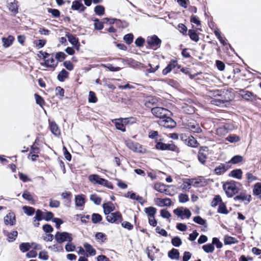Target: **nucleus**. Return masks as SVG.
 I'll return each mask as SVG.
<instances>
[{
  "mask_svg": "<svg viewBox=\"0 0 261 261\" xmlns=\"http://www.w3.org/2000/svg\"><path fill=\"white\" fill-rule=\"evenodd\" d=\"M89 180L94 184H98L104 186L108 188L113 190L114 186L112 183L108 180L101 178L98 174H91L88 177Z\"/></svg>",
  "mask_w": 261,
  "mask_h": 261,
  "instance_id": "f257e3e1",
  "label": "nucleus"
},
{
  "mask_svg": "<svg viewBox=\"0 0 261 261\" xmlns=\"http://www.w3.org/2000/svg\"><path fill=\"white\" fill-rule=\"evenodd\" d=\"M237 182L233 180L227 181L223 185V188L227 197H232L238 192V189L236 186Z\"/></svg>",
  "mask_w": 261,
  "mask_h": 261,
  "instance_id": "f03ea898",
  "label": "nucleus"
},
{
  "mask_svg": "<svg viewBox=\"0 0 261 261\" xmlns=\"http://www.w3.org/2000/svg\"><path fill=\"white\" fill-rule=\"evenodd\" d=\"M146 43L150 48L155 50L161 46L162 40L156 35H153L147 37Z\"/></svg>",
  "mask_w": 261,
  "mask_h": 261,
  "instance_id": "7ed1b4c3",
  "label": "nucleus"
},
{
  "mask_svg": "<svg viewBox=\"0 0 261 261\" xmlns=\"http://www.w3.org/2000/svg\"><path fill=\"white\" fill-rule=\"evenodd\" d=\"M155 148L160 150H170L176 152H179V149L175 144L171 143H164L163 142H157L155 145Z\"/></svg>",
  "mask_w": 261,
  "mask_h": 261,
  "instance_id": "20e7f679",
  "label": "nucleus"
},
{
  "mask_svg": "<svg viewBox=\"0 0 261 261\" xmlns=\"http://www.w3.org/2000/svg\"><path fill=\"white\" fill-rule=\"evenodd\" d=\"M56 241L59 244H62L64 242H72V238L71 234L68 232L57 231L55 236Z\"/></svg>",
  "mask_w": 261,
  "mask_h": 261,
  "instance_id": "39448f33",
  "label": "nucleus"
},
{
  "mask_svg": "<svg viewBox=\"0 0 261 261\" xmlns=\"http://www.w3.org/2000/svg\"><path fill=\"white\" fill-rule=\"evenodd\" d=\"M107 221L111 223L118 224L122 221V216L119 212H116L106 216Z\"/></svg>",
  "mask_w": 261,
  "mask_h": 261,
  "instance_id": "423d86ee",
  "label": "nucleus"
},
{
  "mask_svg": "<svg viewBox=\"0 0 261 261\" xmlns=\"http://www.w3.org/2000/svg\"><path fill=\"white\" fill-rule=\"evenodd\" d=\"M173 213L181 219H183L184 217L187 219H189L191 216V213L190 211L188 208H184L183 207H178L174 210Z\"/></svg>",
  "mask_w": 261,
  "mask_h": 261,
  "instance_id": "0eeeda50",
  "label": "nucleus"
},
{
  "mask_svg": "<svg viewBox=\"0 0 261 261\" xmlns=\"http://www.w3.org/2000/svg\"><path fill=\"white\" fill-rule=\"evenodd\" d=\"M125 145L130 150L136 152H143L142 146L139 143L135 142L130 139H127L124 141Z\"/></svg>",
  "mask_w": 261,
  "mask_h": 261,
  "instance_id": "6e6552de",
  "label": "nucleus"
},
{
  "mask_svg": "<svg viewBox=\"0 0 261 261\" xmlns=\"http://www.w3.org/2000/svg\"><path fill=\"white\" fill-rule=\"evenodd\" d=\"M228 94L227 91L225 90H218L216 92L215 96H218L219 98L216 99V105H219L221 103H225V102L230 100V98L226 96V95Z\"/></svg>",
  "mask_w": 261,
  "mask_h": 261,
  "instance_id": "1a4fd4ad",
  "label": "nucleus"
},
{
  "mask_svg": "<svg viewBox=\"0 0 261 261\" xmlns=\"http://www.w3.org/2000/svg\"><path fill=\"white\" fill-rule=\"evenodd\" d=\"M168 112H169L168 110L162 107H154L151 109L152 114L161 120L167 115Z\"/></svg>",
  "mask_w": 261,
  "mask_h": 261,
  "instance_id": "9d476101",
  "label": "nucleus"
},
{
  "mask_svg": "<svg viewBox=\"0 0 261 261\" xmlns=\"http://www.w3.org/2000/svg\"><path fill=\"white\" fill-rule=\"evenodd\" d=\"M159 124L167 128H173L176 126V123L171 117L166 116L159 121Z\"/></svg>",
  "mask_w": 261,
  "mask_h": 261,
  "instance_id": "9b49d317",
  "label": "nucleus"
},
{
  "mask_svg": "<svg viewBox=\"0 0 261 261\" xmlns=\"http://www.w3.org/2000/svg\"><path fill=\"white\" fill-rule=\"evenodd\" d=\"M239 91L241 97L247 101H253L257 99V95L251 91L244 89H240Z\"/></svg>",
  "mask_w": 261,
  "mask_h": 261,
  "instance_id": "f8f14e48",
  "label": "nucleus"
},
{
  "mask_svg": "<svg viewBox=\"0 0 261 261\" xmlns=\"http://www.w3.org/2000/svg\"><path fill=\"white\" fill-rule=\"evenodd\" d=\"M4 222L6 225H15L16 223V220L14 213L10 211L6 216L4 217Z\"/></svg>",
  "mask_w": 261,
  "mask_h": 261,
  "instance_id": "ddd939ff",
  "label": "nucleus"
},
{
  "mask_svg": "<svg viewBox=\"0 0 261 261\" xmlns=\"http://www.w3.org/2000/svg\"><path fill=\"white\" fill-rule=\"evenodd\" d=\"M176 67H177L178 68H180L181 67V66L178 65L177 60H172L167 65V66L163 70V74L167 75V74L170 73L173 68H175Z\"/></svg>",
  "mask_w": 261,
  "mask_h": 261,
  "instance_id": "4468645a",
  "label": "nucleus"
},
{
  "mask_svg": "<svg viewBox=\"0 0 261 261\" xmlns=\"http://www.w3.org/2000/svg\"><path fill=\"white\" fill-rule=\"evenodd\" d=\"M230 166L227 162L226 164L221 163L218 166L214 169V173L217 175H221L226 172L229 168Z\"/></svg>",
  "mask_w": 261,
  "mask_h": 261,
  "instance_id": "2eb2a0df",
  "label": "nucleus"
},
{
  "mask_svg": "<svg viewBox=\"0 0 261 261\" xmlns=\"http://www.w3.org/2000/svg\"><path fill=\"white\" fill-rule=\"evenodd\" d=\"M71 8L73 10H76L80 13L83 12L86 8L82 4V0H74L72 3Z\"/></svg>",
  "mask_w": 261,
  "mask_h": 261,
  "instance_id": "dca6fc26",
  "label": "nucleus"
},
{
  "mask_svg": "<svg viewBox=\"0 0 261 261\" xmlns=\"http://www.w3.org/2000/svg\"><path fill=\"white\" fill-rule=\"evenodd\" d=\"M58 62H56L53 55L51 56L44 61V63H41L42 66L45 67H50L55 69L58 65Z\"/></svg>",
  "mask_w": 261,
  "mask_h": 261,
  "instance_id": "f3484780",
  "label": "nucleus"
},
{
  "mask_svg": "<svg viewBox=\"0 0 261 261\" xmlns=\"http://www.w3.org/2000/svg\"><path fill=\"white\" fill-rule=\"evenodd\" d=\"M3 234L7 237V241L9 242H12L16 240L18 236V232L16 230L9 232L7 230H4Z\"/></svg>",
  "mask_w": 261,
  "mask_h": 261,
  "instance_id": "a211bd4d",
  "label": "nucleus"
},
{
  "mask_svg": "<svg viewBox=\"0 0 261 261\" xmlns=\"http://www.w3.org/2000/svg\"><path fill=\"white\" fill-rule=\"evenodd\" d=\"M195 178H185L183 179V183L181 185V189L185 192H188Z\"/></svg>",
  "mask_w": 261,
  "mask_h": 261,
  "instance_id": "6ab92c4d",
  "label": "nucleus"
},
{
  "mask_svg": "<svg viewBox=\"0 0 261 261\" xmlns=\"http://www.w3.org/2000/svg\"><path fill=\"white\" fill-rule=\"evenodd\" d=\"M86 202V196L84 194H79L75 196V204L77 207H82Z\"/></svg>",
  "mask_w": 261,
  "mask_h": 261,
  "instance_id": "aec40b11",
  "label": "nucleus"
},
{
  "mask_svg": "<svg viewBox=\"0 0 261 261\" xmlns=\"http://www.w3.org/2000/svg\"><path fill=\"white\" fill-rule=\"evenodd\" d=\"M112 122L114 123L117 129L119 130L122 132H125L126 131V128L124 124H123L122 118L115 119L112 120Z\"/></svg>",
  "mask_w": 261,
  "mask_h": 261,
  "instance_id": "412c9836",
  "label": "nucleus"
},
{
  "mask_svg": "<svg viewBox=\"0 0 261 261\" xmlns=\"http://www.w3.org/2000/svg\"><path fill=\"white\" fill-rule=\"evenodd\" d=\"M102 207L103 208V213L106 216L112 213V212L115 210L113 204L111 201L103 204Z\"/></svg>",
  "mask_w": 261,
  "mask_h": 261,
  "instance_id": "4be33fe9",
  "label": "nucleus"
},
{
  "mask_svg": "<svg viewBox=\"0 0 261 261\" xmlns=\"http://www.w3.org/2000/svg\"><path fill=\"white\" fill-rule=\"evenodd\" d=\"M86 252L88 253L86 254V257L89 256H94L96 254V250L93 248L92 246L88 243H85L83 245Z\"/></svg>",
  "mask_w": 261,
  "mask_h": 261,
  "instance_id": "5701e85b",
  "label": "nucleus"
},
{
  "mask_svg": "<svg viewBox=\"0 0 261 261\" xmlns=\"http://www.w3.org/2000/svg\"><path fill=\"white\" fill-rule=\"evenodd\" d=\"M9 10L14 15L16 14L18 12V1L17 0H14L13 2H10L8 4L7 6Z\"/></svg>",
  "mask_w": 261,
  "mask_h": 261,
  "instance_id": "b1692460",
  "label": "nucleus"
},
{
  "mask_svg": "<svg viewBox=\"0 0 261 261\" xmlns=\"http://www.w3.org/2000/svg\"><path fill=\"white\" fill-rule=\"evenodd\" d=\"M188 126V128L194 133H199L202 131L199 124L197 123L196 122L189 123Z\"/></svg>",
  "mask_w": 261,
  "mask_h": 261,
  "instance_id": "393cba45",
  "label": "nucleus"
},
{
  "mask_svg": "<svg viewBox=\"0 0 261 261\" xmlns=\"http://www.w3.org/2000/svg\"><path fill=\"white\" fill-rule=\"evenodd\" d=\"M156 201H159L158 205L161 207L163 206H170L172 205L171 200L169 198H165L164 199L158 198H156Z\"/></svg>",
  "mask_w": 261,
  "mask_h": 261,
  "instance_id": "a878e982",
  "label": "nucleus"
},
{
  "mask_svg": "<svg viewBox=\"0 0 261 261\" xmlns=\"http://www.w3.org/2000/svg\"><path fill=\"white\" fill-rule=\"evenodd\" d=\"M14 40V37L9 35L7 37H3L2 42L5 47H8L12 45Z\"/></svg>",
  "mask_w": 261,
  "mask_h": 261,
  "instance_id": "bb28decb",
  "label": "nucleus"
},
{
  "mask_svg": "<svg viewBox=\"0 0 261 261\" xmlns=\"http://www.w3.org/2000/svg\"><path fill=\"white\" fill-rule=\"evenodd\" d=\"M243 172L240 169H236L232 170L229 173V176L236 178L237 179H241L242 176Z\"/></svg>",
  "mask_w": 261,
  "mask_h": 261,
  "instance_id": "cd10ccee",
  "label": "nucleus"
},
{
  "mask_svg": "<svg viewBox=\"0 0 261 261\" xmlns=\"http://www.w3.org/2000/svg\"><path fill=\"white\" fill-rule=\"evenodd\" d=\"M49 127L51 132L55 135V136H57L60 135V132L59 129V127L56 123L54 121H51L49 122Z\"/></svg>",
  "mask_w": 261,
  "mask_h": 261,
  "instance_id": "c85d7f7f",
  "label": "nucleus"
},
{
  "mask_svg": "<svg viewBox=\"0 0 261 261\" xmlns=\"http://www.w3.org/2000/svg\"><path fill=\"white\" fill-rule=\"evenodd\" d=\"M168 257L172 259H178L179 257V252L177 249L172 248L168 252Z\"/></svg>",
  "mask_w": 261,
  "mask_h": 261,
  "instance_id": "c756f323",
  "label": "nucleus"
},
{
  "mask_svg": "<svg viewBox=\"0 0 261 261\" xmlns=\"http://www.w3.org/2000/svg\"><path fill=\"white\" fill-rule=\"evenodd\" d=\"M69 76V72L65 69H62L61 71L58 73L57 79L59 81L63 82Z\"/></svg>",
  "mask_w": 261,
  "mask_h": 261,
  "instance_id": "7c9ffc66",
  "label": "nucleus"
},
{
  "mask_svg": "<svg viewBox=\"0 0 261 261\" xmlns=\"http://www.w3.org/2000/svg\"><path fill=\"white\" fill-rule=\"evenodd\" d=\"M253 195L261 198V183L257 182L254 184L253 188Z\"/></svg>",
  "mask_w": 261,
  "mask_h": 261,
  "instance_id": "2f4dec72",
  "label": "nucleus"
},
{
  "mask_svg": "<svg viewBox=\"0 0 261 261\" xmlns=\"http://www.w3.org/2000/svg\"><path fill=\"white\" fill-rule=\"evenodd\" d=\"M251 197L250 195L249 196L248 198H247V196L245 193L241 192L239 195L236 196L234 197L233 199L235 201L237 200H241V201H244V200H247V202L246 204L248 203L250 201V198Z\"/></svg>",
  "mask_w": 261,
  "mask_h": 261,
  "instance_id": "473e14b6",
  "label": "nucleus"
},
{
  "mask_svg": "<svg viewBox=\"0 0 261 261\" xmlns=\"http://www.w3.org/2000/svg\"><path fill=\"white\" fill-rule=\"evenodd\" d=\"M169 187L170 186H166L164 184L156 183L154 184V189L160 193H163L167 191L166 187Z\"/></svg>",
  "mask_w": 261,
  "mask_h": 261,
  "instance_id": "72a5a7b5",
  "label": "nucleus"
},
{
  "mask_svg": "<svg viewBox=\"0 0 261 261\" xmlns=\"http://www.w3.org/2000/svg\"><path fill=\"white\" fill-rule=\"evenodd\" d=\"M145 213L149 218H154L156 213V209L153 206H149L145 208Z\"/></svg>",
  "mask_w": 261,
  "mask_h": 261,
  "instance_id": "f704fd0d",
  "label": "nucleus"
},
{
  "mask_svg": "<svg viewBox=\"0 0 261 261\" xmlns=\"http://www.w3.org/2000/svg\"><path fill=\"white\" fill-rule=\"evenodd\" d=\"M193 221L197 224L203 226L204 227H207L206 220L202 219L199 216L194 217L193 218Z\"/></svg>",
  "mask_w": 261,
  "mask_h": 261,
  "instance_id": "c9c22d12",
  "label": "nucleus"
},
{
  "mask_svg": "<svg viewBox=\"0 0 261 261\" xmlns=\"http://www.w3.org/2000/svg\"><path fill=\"white\" fill-rule=\"evenodd\" d=\"M186 143L192 147H196L198 144L197 140L192 136L189 137L186 140Z\"/></svg>",
  "mask_w": 261,
  "mask_h": 261,
  "instance_id": "e433bc0d",
  "label": "nucleus"
},
{
  "mask_svg": "<svg viewBox=\"0 0 261 261\" xmlns=\"http://www.w3.org/2000/svg\"><path fill=\"white\" fill-rule=\"evenodd\" d=\"M188 35L192 41L195 42H198L199 41V37L195 30L192 29L189 30Z\"/></svg>",
  "mask_w": 261,
  "mask_h": 261,
  "instance_id": "4c0bfd02",
  "label": "nucleus"
},
{
  "mask_svg": "<svg viewBox=\"0 0 261 261\" xmlns=\"http://www.w3.org/2000/svg\"><path fill=\"white\" fill-rule=\"evenodd\" d=\"M243 160V157L240 155H236L233 156L230 160L228 162V165L230 163L233 164H237L241 163Z\"/></svg>",
  "mask_w": 261,
  "mask_h": 261,
  "instance_id": "58836bf2",
  "label": "nucleus"
},
{
  "mask_svg": "<svg viewBox=\"0 0 261 261\" xmlns=\"http://www.w3.org/2000/svg\"><path fill=\"white\" fill-rule=\"evenodd\" d=\"M66 37L68 38V40L69 42L72 44V45H75L76 44L78 43L79 42V39L76 38L75 36L71 34H70L69 33H67L66 34Z\"/></svg>",
  "mask_w": 261,
  "mask_h": 261,
  "instance_id": "ea45409f",
  "label": "nucleus"
},
{
  "mask_svg": "<svg viewBox=\"0 0 261 261\" xmlns=\"http://www.w3.org/2000/svg\"><path fill=\"white\" fill-rule=\"evenodd\" d=\"M202 248L205 252L210 253L213 252L215 249V247L213 246L212 243H208L203 245L202 246Z\"/></svg>",
  "mask_w": 261,
  "mask_h": 261,
  "instance_id": "a19ab883",
  "label": "nucleus"
},
{
  "mask_svg": "<svg viewBox=\"0 0 261 261\" xmlns=\"http://www.w3.org/2000/svg\"><path fill=\"white\" fill-rule=\"evenodd\" d=\"M94 11L96 15L101 16L105 14V8L102 5H97L94 8Z\"/></svg>",
  "mask_w": 261,
  "mask_h": 261,
  "instance_id": "79ce46f5",
  "label": "nucleus"
},
{
  "mask_svg": "<svg viewBox=\"0 0 261 261\" xmlns=\"http://www.w3.org/2000/svg\"><path fill=\"white\" fill-rule=\"evenodd\" d=\"M22 196L25 200L29 201H32L33 204L35 203V200L34 199L33 196L30 193L25 190L22 194Z\"/></svg>",
  "mask_w": 261,
  "mask_h": 261,
  "instance_id": "37998d69",
  "label": "nucleus"
},
{
  "mask_svg": "<svg viewBox=\"0 0 261 261\" xmlns=\"http://www.w3.org/2000/svg\"><path fill=\"white\" fill-rule=\"evenodd\" d=\"M93 21L94 22V25L95 30L100 31L103 28V23L99 19L95 18L93 19Z\"/></svg>",
  "mask_w": 261,
  "mask_h": 261,
  "instance_id": "c03bdc74",
  "label": "nucleus"
},
{
  "mask_svg": "<svg viewBox=\"0 0 261 261\" xmlns=\"http://www.w3.org/2000/svg\"><path fill=\"white\" fill-rule=\"evenodd\" d=\"M237 242V241L236 238L228 236H226L224 237V243L225 245H230L232 244H235Z\"/></svg>",
  "mask_w": 261,
  "mask_h": 261,
  "instance_id": "a18cd8bd",
  "label": "nucleus"
},
{
  "mask_svg": "<svg viewBox=\"0 0 261 261\" xmlns=\"http://www.w3.org/2000/svg\"><path fill=\"white\" fill-rule=\"evenodd\" d=\"M24 213L29 216H32L35 212V209L31 206H24L22 207Z\"/></svg>",
  "mask_w": 261,
  "mask_h": 261,
  "instance_id": "49530a36",
  "label": "nucleus"
},
{
  "mask_svg": "<svg viewBox=\"0 0 261 261\" xmlns=\"http://www.w3.org/2000/svg\"><path fill=\"white\" fill-rule=\"evenodd\" d=\"M225 140L230 143H235L240 141V138L236 135H230L226 138Z\"/></svg>",
  "mask_w": 261,
  "mask_h": 261,
  "instance_id": "de8ad7c7",
  "label": "nucleus"
},
{
  "mask_svg": "<svg viewBox=\"0 0 261 261\" xmlns=\"http://www.w3.org/2000/svg\"><path fill=\"white\" fill-rule=\"evenodd\" d=\"M207 154H206L205 153L198 152V159L199 162L201 164H202L203 165H204L205 164L206 160L207 159Z\"/></svg>",
  "mask_w": 261,
  "mask_h": 261,
  "instance_id": "09e8293b",
  "label": "nucleus"
},
{
  "mask_svg": "<svg viewBox=\"0 0 261 261\" xmlns=\"http://www.w3.org/2000/svg\"><path fill=\"white\" fill-rule=\"evenodd\" d=\"M217 212L219 213L223 214H227L228 213L225 204L223 202L219 204Z\"/></svg>",
  "mask_w": 261,
  "mask_h": 261,
  "instance_id": "8fccbe9b",
  "label": "nucleus"
},
{
  "mask_svg": "<svg viewBox=\"0 0 261 261\" xmlns=\"http://www.w3.org/2000/svg\"><path fill=\"white\" fill-rule=\"evenodd\" d=\"M122 120L125 126L128 124H133L136 121V119L133 117L128 118H122Z\"/></svg>",
  "mask_w": 261,
  "mask_h": 261,
  "instance_id": "3c124183",
  "label": "nucleus"
},
{
  "mask_svg": "<svg viewBox=\"0 0 261 261\" xmlns=\"http://www.w3.org/2000/svg\"><path fill=\"white\" fill-rule=\"evenodd\" d=\"M171 244L173 246L178 247L181 245L182 241L179 237L176 236L172 239Z\"/></svg>",
  "mask_w": 261,
  "mask_h": 261,
  "instance_id": "603ef678",
  "label": "nucleus"
},
{
  "mask_svg": "<svg viewBox=\"0 0 261 261\" xmlns=\"http://www.w3.org/2000/svg\"><path fill=\"white\" fill-rule=\"evenodd\" d=\"M34 221H40L44 219L43 213L40 210L36 211V216L34 217Z\"/></svg>",
  "mask_w": 261,
  "mask_h": 261,
  "instance_id": "864d4df0",
  "label": "nucleus"
},
{
  "mask_svg": "<svg viewBox=\"0 0 261 261\" xmlns=\"http://www.w3.org/2000/svg\"><path fill=\"white\" fill-rule=\"evenodd\" d=\"M123 40L127 44H128V45L130 44L133 42V40H134L133 34L132 33H129V34H126L123 37Z\"/></svg>",
  "mask_w": 261,
  "mask_h": 261,
  "instance_id": "5fc2aeb1",
  "label": "nucleus"
},
{
  "mask_svg": "<svg viewBox=\"0 0 261 261\" xmlns=\"http://www.w3.org/2000/svg\"><path fill=\"white\" fill-rule=\"evenodd\" d=\"M222 202V199L220 195H216L214 197L212 202H211V206L212 207H215L217 205H218L219 203H221Z\"/></svg>",
  "mask_w": 261,
  "mask_h": 261,
  "instance_id": "6e6d98bb",
  "label": "nucleus"
},
{
  "mask_svg": "<svg viewBox=\"0 0 261 261\" xmlns=\"http://www.w3.org/2000/svg\"><path fill=\"white\" fill-rule=\"evenodd\" d=\"M67 57V55L62 51H59L55 55V58L58 62H62Z\"/></svg>",
  "mask_w": 261,
  "mask_h": 261,
  "instance_id": "4d7b16f0",
  "label": "nucleus"
},
{
  "mask_svg": "<svg viewBox=\"0 0 261 261\" xmlns=\"http://www.w3.org/2000/svg\"><path fill=\"white\" fill-rule=\"evenodd\" d=\"M101 216L97 213H94L92 215V221L94 224H97L102 220Z\"/></svg>",
  "mask_w": 261,
  "mask_h": 261,
  "instance_id": "13d9d810",
  "label": "nucleus"
},
{
  "mask_svg": "<svg viewBox=\"0 0 261 261\" xmlns=\"http://www.w3.org/2000/svg\"><path fill=\"white\" fill-rule=\"evenodd\" d=\"M56 95L60 99H62L64 96V90L60 86L56 88Z\"/></svg>",
  "mask_w": 261,
  "mask_h": 261,
  "instance_id": "bf43d9fd",
  "label": "nucleus"
},
{
  "mask_svg": "<svg viewBox=\"0 0 261 261\" xmlns=\"http://www.w3.org/2000/svg\"><path fill=\"white\" fill-rule=\"evenodd\" d=\"M47 12L50 13L54 18L59 17L61 14L60 11L56 9L48 8Z\"/></svg>",
  "mask_w": 261,
  "mask_h": 261,
  "instance_id": "052dcab7",
  "label": "nucleus"
},
{
  "mask_svg": "<svg viewBox=\"0 0 261 261\" xmlns=\"http://www.w3.org/2000/svg\"><path fill=\"white\" fill-rule=\"evenodd\" d=\"M31 245L29 243H22L19 245V249L22 252H25L29 250Z\"/></svg>",
  "mask_w": 261,
  "mask_h": 261,
  "instance_id": "680f3d73",
  "label": "nucleus"
},
{
  "mask_svg": "<svg viewBox=\"0 0 261 261\" xmlns=\"http://www.w3.org/2000/svg\"><path fill=\"white\" fill-rule=\"evenodd\" d=\"M178 200L180 203H186L189 200V198L187 194L180 193L178 195Z\"/></svg>",
  "mask_w": 261,
  "mask_h": 261,
  "instance_id": "e2e57ef3",
  "label": "nucleus"
},
{
  "mask_svg": "<svg viewBox=\"0 0 261 261\" xmlns=\"http://www.w3.org/2000/svg\"><path fill=\"white\" fill-rule=\"evenodd\" d=\"M35 99H36V102L37 105H39L41 107H42L44 105V100L42 96L39 95L38 94H35L34 95Z\"/></svg>",
  "mask_w": 261,
  "mask_h": 261,
  "instance_id": "0e129e2a",
  "label": "nucleus"
},
{
  "mask_svg": "<svg viewBox=\"0 0 261 261\" xmlns=\"http://www.w3.org/2000/svg\"><path fill=\"white\" fill-rule=\"evenodd\" d=\"M90 199L96 205H99L101 201V198L98 197L96 194L91 195Z\"/></svg>",
  "mask_w": 261,
  "mask_h": 261,
  "instance_id": "69168bd1",
  "label": "nucleus"
},
{
  "mask_svg": "<svg viewBox=\"0 0 261 261\" xmlns=\"http://www.w3.org/2000/svg\"><path fill=\"white\" fill-rule=\"evenodd\" d=\"M65 250L67 252H72L75 249V246L72 243V242H68L65 246Z\"/></svg>",
  "mask_w": 261,
  "mask_h": 261,
  "instance_id": "338daca9",
  "label": "nucleus"
},
{
  "mask_svg": "<svg viewBox=\"0 0 261 261\" xmlns=\"http://www.w3.org/2000/svg\"><path fill=\"white\" fill-rule=\"evenodd\" d=\"M88 101L90 103H95L97 101V98L95 94L93 91H90L89 93Z\"/></svg>",
  "mask_w": 261,
  "mask_h": 261,
  "instance_id": "774afa93",
  "label": "nucleus"
}]
</instances>
